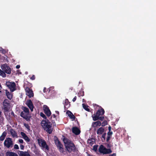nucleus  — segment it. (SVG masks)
Wrapping results in <instances>:
<instances>
[{"label": "nucleus", "mask_w": 156, "mask_h": 156, "mask_svg": "<svg viewBox=\"0 0 156 156\" xmlns=\"http://www.w3.org/2000/svg\"><path fill=\"white\" fill-rule=\"evenodd\" d=\"M62 139L67 151L69 153L74 152L76 150V147L74 144L63 136H62Z\"/></svg>", "instance_id": "f257e3e1"}, {"label": "nucleus", "mask_w": 156, "mask_h": 156, "mask_svg": "<svg viewBox=\"0 0 156 156\" xmlns=\"http://www.w3.org/2000/svg\"><path fill=\"white\" fill-rule=\"evenodd\" d=\"M41 125L44 130L48 133L51 134L52 132V129H51V124L49 120H42L41 122Z\"/></svg>", "instance_id": "f03ea898"}, {"label": "nucleus", "mask_w": 156, "mask_h": 156, "mask_svg": "<svg viewBox=\"0 0 156 156\" xmlns=\"http://www.w3.org/2000/svg\"><path fill=\"white\" fill-rule=\"evenodd\" d=\"M37 142L38 144L42 149L47 151H49V146L44 140L39 138L37 139Z\"/></svg>", "instance_id": "7ed1b4c3"}, {"label": "nucleus", "mask_w": 156, "mask_h": 156, "mask_svg": "<svg viewBox=\"0 0 156 156\" xmlns=\"http://www.w3.org/2000/svg\"><path fill=\"white\" fill-rule=\"evenodd\" d=\"M9 100L5 99L3 102V106L4 107V112L5 115H6L5 113H8L9 112L10 109V103L9 102Z\"/></svg>", "instance_id": "20e7f679"}, {"label": "nucleus", "mask_w": 156, "mask_h": 156, "mask_svg": "<svg viewBox=\"0 0 156 156\" xmlns=\"http://www.w3.org/2000/svg\"><path fill=\"white\" fill-rule=\"evenodd\" d=\"M4 144L5 147L8 148L12 147L13 144L12 139L9 137L6 138L4 142Z\"/></svg>", "instance_id": "39448f33"}, {"label": "nucleus", "mask_w": 156, "mask_h": 156, "mask_svg": "<svg viewBox=\"0 0 156 156\" xmlns=\"http://www.w3.org/2000/svg\"><path fill=\"white\" fill-rule=\"evenodd\" d=\"M55 143L60 152L63 154H65V151L63 148V145L58 138L55 140Z\"/></svg>", "instance_id": "423d86ee"}, {"label": "nucleus", "mask_w": 156, "mask_h": 156, "mask_svg": "<svg viewBox=\"0 0 156 156\" xmlns=\"http://www.w3.org/2000/svg\"><path fill=\"white\" fill-rule=\"evenodd\" d=\"M1 68L5 73L8 74H10L11 73V69L6 63L2 65L1 66Z\"/></svg>", "instance_id": "0eeeda50"}, {"label": "nucleus", "mask_w": 156, "mask_h": 156, "mask_svg": "<svg viewBox=\"0 0 156 156\" xmlns=\"http://www.w3.org/2000/svg\"><path fill=\"white\" fill-rule=\"evenodd\" d=\"M6 85L10 89L12 92H13L15 90L16 84L14 82L11 83L9 82H7L6 83Z\"/></svg>", "instance_id": "6e6552de"}, {"label": "nucleus", "mask_w": 156, "mask_h": 156, "mask_svg": "<svg viewBox=\"0 0 156 156\" xmlns=\"http://www.w3.org/2000/svg\"><path fill=\"white\" fill-rule=\"evenodd\" d=\"M25 90L26 92V94L29 98H31L34 96V94L33 90L32 89L28 87H26Z\"/></svg>", "instance_id": "1a4fd4ad"}, {"label": "nucleus", "mask_w": 156, "mask_h": 156, "mask_svg": "<svg viewBox=\"0 0 156 156\" xmlns=\"http://www.w3.org/2000/svg\"><path fill=\"white\" fill-rule=\"evenodd\" d=\"M25 104L30 109L31 111V112H33V111L34 106L31 100H27L26 101Z\"/></svg>", "instance_id": "9d476101"}, {"label": "nucleus", "mask_w": 156, "mask_h": 156, "mask_svg": "<svg viewBox=\"0 0 156 156\" xmlns=\"http://www.w3.org/2000/svg\"><path fill=\"white\" fill-rule=\"evenodd\" d=\"M43 108L44 113L47 116H50L51 114V112L49 108L47 106L44 105V106Z\"/></svg>", "instance_id": "9b49d317"}, {"label": "nucleus", "mask_w": 156, "mask_h": 156, "mask_svg": "<svg viewBox=\"0 0 156 156\" xmlns=\"http://www.w3.org/2000/svg\"><path fill=\"white\" fill-rule=\"evenodd\" d=\"M28 115L26 113H25L23 112H22L20 114V116L27 121H28L30 120V118L28 116Z\"/></svg>", "instance_id": "f8f14e48"}, {"label": "nucleus", "mask_w": 156, "mask_h": 156, "mask_svg": "<svg viewBox=\"0 0 156 156\" xmlns=\"http://www.w3.org/2000/svg\"><path fill=\"white\" fill-rule=\"evenodd\" d=\"M18 154L19 156H30L29 153L28 151H19Z\"/></svg>", "instance_id": "ddd939ff"}, {"label": "nucleus", "mask_w": 156, "mask_h": 156, "mask_svg": "<svg viewBox=\"0 0 156 156\" xmlns=\"http://www.w3.org/2000/svg\"><path fill=\"white\" fill-rule=\"evenodd\" d=\"M72 131L73 133L76 135H79L80 133V130L76 127H73L72 129Z\"/></svg>", "instance_id": "4468645a"}, {"label": "nucleus", "mask_w": 156, "mask_h": 156, "mask_svg": "<svg viewBox=\"0 0 156 156\" xmlns=\"http://www.w3.org/2000/svg\"><path fill=\"white\" fill-rule=\"evenodd\" d=\"M106 149L103 145H101L100 146L99 148V151L101 154H105Z\"/></svg>", "instance_id": "2eb2a0df"}, {"label": "nucleus", "mask_w": 156, "mask_h": 156, "mask_svg": "<svg viewBox=\"0 0 156 156\" xmlns=\"http://www.w3.org/2000/svg\"><path fill=\"white\" fill-rule=\"evenodd\" d=\"M66 113L68 115V116L70 119H73L72 120H74L75 119L76 117L73 115L72 113L69 110H67L66 112Z\"/></svg>", "instance_id": "dca6fc26"}, {"label": "nucleus", "mask_w": 156, "mask_h": 156, "mask_svg": "<svg viewBox=\"0 0 156 156\" xmlns=\"http://www.w3.org/2000/svg\"><path fill=\"white\" fill-rule=\"evenodd\" d=\"M105 113V111L104 109L101 107V108L99 109L97 111L96 114L98 116H100V115H103Z\"/></svg>", "instance_id": "f3484780"}, {"label": "nucleus", "mask_w": 156, "mask_h": 156, "mask_svg": "<svg viewBox=\"0 0 156 156\" xmlns=\"http://www.w3.org/2000/svg\"><path fill=\"white\" fill-rule=\"evenodd\" d=\"M104 129L102 127L99 128L97 130V134L98 135H101L104 132Z\"/></svg>", "instance_id": "a211bd4d"}, {"label": "nucleus", "mask_w": 156, "mask_h": 156, "mask_svg": "<svg viewBox=\"0 0 156 156\" xmlns=\"http://www.w3.org/2000/svg\"><path fill=\"white\" fill-rule=\"evenodd\" d=\"M5 91L7 98L9 100H11L12 98V94L9 92L7 90H6Z\"/></svg>", "instance_id": "6ab92c4d"}, {"label": "nucleus", "mask_w": 156, "mask_h": 156, "mask_svg": "<svg viewBox=\"0 0 156 156\" xmlns=\"http://www.w3.org/2000/svg\"><path fill=\"white\" fill-rule=\"evenodd\" d=\"M101 125V123L99 121H98L92 123V126L94 127H96L98 126H100Z\"/></svg>", "instance_id": "aec40b11"}, {"label": "nucleus", "mask_w": 156, "mask_h": 156, "mask_svg": "<svg viewBox=\"0 0 156 156\" xmlns=\"http://www.w3.org/2000/svg\"><path fill=\"white\" fill-rule=\"evenodd\" d=\"M113 134L112 131H108L107 133V137L106 139V141L107 142L109 141L110 138H111V136Z\"/></svg>", "instance_id": "412c9836"}, {"label": "nucleus", "mask_w": 156, "mask_h": 156, "mask_svg": "<svg viewBox=\"0 0 156 156\" xmlns=\"http://www.w3.org/2000/svg\"><path fill=\"white\" fill-rule=\"evenodd\" d=\"M10 132L13 138L17 136V133L16 131L12 129H10Z\"/></svg>", "instance_id": "4be33fe9"}, {"label": "nucleus", "mask_w": 156, "mask_h": 156, "mask_svg": "<svg viewBox=\"0 0 156 156\" xmlns=\"http://www.w3.org/2000/svg\"><path fill=\"white\" fill-rule=\"evenodd\" d=\"M7 134V133L6 131H4L2 133V135L0 136V140L1 141H3L4 140Z\"/></svg>", "instance_id": "5701e85b"}, {"label": "nucleus", "mask_w": 156, "mask_h": 156, "mask_svg": "<svg viewBox=\"0 0 156 156\" xmlns=\"http://www.w3.org/2000/svg\"><path fill=\"white\" fill-rule=\"evenodd\" d=\"M6 156H18L17 154L14 152L8 151L6 153Z\"/></svg>", "instance_id": "b1692460"}, {"label": "nucleus", "mask_w": 156, "mask_h": 156, "mask_svg": "<svg viewBox=\"0 0 156 156\" xmlns=\"http://www.w3.org/2000/svg\"><path fill=\"white\" fill-rule=\"evenodd\" d=\"M70 104H69V100L68 99H66L65 101V103L64 105V107L66 108V106L67 107H69Z\"/></svg>", "instance_id": "393cba45"}, {"label": "nucleus", "mask_w": 156, "mask_h": 156, "mask_svg": "<svg viewBox=\"0 0 156 156\" xmlns=\"http://www.w3.org/2000/svg\"><path fill=\"white\" fill-rule=\"evenodd\" d=\"M23 112L27 114H29V110L26 107H23Z\"/></svg>", "instance_id": "a878e982"}, {"label": "nucleus", "mask_w": 156, "mask_h": 156, "mask_svg": "<svg viewBox=\"0 0 156 156\" xmlns=\"http://www.w3.org/2000/svg\"><path fill=\"white\" fill-rule=\"evenodd\" d=\"M83 108L85 109V110L89 112H90L89 109L88 108L89 107L88 105H85L84 104H83Z\"/></svg>", "instance_id": "bb28decb"}, {"label": "nucleus", "mask_w": 156, "mask_h": 156, "mask_svg": "<svg viewBox=\"0 0 156 156\" xmlns=\"http://www.w3.org/2000/svg\"><path fill=\"white\" fill-rule=\"evenodd\" d=\"M92 116V118L94 121H95L99 119V116H98L96 114V115L94 114Z\"/></svg>", "instance_id": "cd10ccee"}, {"label": "nucleus", "mask_w": 156, "mask_h": 156, "mask_svg": "<svg viewBox=\"0 0 156 156\" xmlns=\"http://www.w3.org/2000/svg\"><path fill=\"white\" fill-rule=\"evenodd\" d=\"M0 75L3 77H5L6 76V74L2 70L0 69Z\"/></svg>", "instance_id": "c85d7f7f"}, {"label": "nucleus", "mask_w": 156, "mask_h": 156, "mask_svg": "<svg viewBox=\"0 0 156 156\" xmlns=\"http://www.w3.org/2000/svg\"><path fill=\"white\" fill-rule=\"evenodd\" d=\"M106 135V133H104L102 134L101 138L102 141H105V140Z\"/></svg>", "instance_id": "c756f323"}, {"label": "nucleus", "mask_w": 156, "mask_h": 156, "mask_svg": "<svg viewBox=\"0 0 156 156\" xmlns=\"http://www.w3.org/2000/svg\"><path fill=\"white\" fill-rule=\"evenodd\" d=\"M112 151L110 149H106L105 154H109L112 153Z\"/></svg>", "instance_id": "7c9ffc66"}, {"label": "nucleus", "mask_w": 156, "mask_h": 156, "mask_svg": "<svg viewBox=\"0 0 156 156\" xmlns=\"http://www.w3.org/2000/svg\"><path fill=\"white\" fill-rule=\"evenodd\" d=\"M24 126H25V127L28 130H30V126L27 124L26 123H24L23 124Z\"/></svg>", "instance_id": "2f4dec72"}, {"label": "nucleus", "mask_w": 156, "mask_h": 156, "mask_svg": "<svg viewBox=\"0 0 156 156\" xmlns=\"http://www.w3.org/2000/svg\"><path fill=\"white\" fill-rule=\"evenodd\" d=\"M102 126H104L107 124V121L106 120L104 121L101 124Z\"/></svg>", "instance_id": "473e14b6"}, {"label": "nucleus", "mask_w": 156, "mask_h": 156, "mask_svg": "<svg viewBox=\"0 0 156 156\" xmlns=\"http://www.w3.org/2000/svg\"><path fill=\"white\" fill-rule=\"evenodd\" d=\"M0 51L1 52H2L3 53H5L6 52L5 49H3L1 47H0Z\"/></svg>", "instance_id": "72a5a7b5"}, {"label": "nucleus", "mask_w": 156, "mask_h": 156, "mask_svg": "<svg viewBox=\"0 0 156 156\" xmlns=\"http://www.w3.org/2000/svg\"><path fill=\"white\" fill-rule=\"evenodd\" d=\"M23 139L27 142H29L30 141V138L27 135Z\"/></svg>", "instance_id": "f704fd0d"}, {"label": "nucleus", "mask_w": 156, "mask_h": 156, "mask_svg": "<svg viewBox=\"0 0 156 156\" xmlns=\"http://www.w3.org/2000/svg\"><path fill=\"white\" fill-rule=\"evenodd\" d=\"M40 115L44 119H47L46 117V116L43 113L41 112Z\"/></svg>", "instance_id": "c9c22d12"}, {"label": "nucleus", "mask_w": 156, "mask_h": 156, "mask_svg": "<svg viewBox=\"0 0 156 156\" xmlns=\"http://www.w3.org/2000/svg\"><path fill=\"white\" fill-rule=\"evenodd\" d=\"M20 134L23 138H24L25 136H27L26 134L22 132H21Z\"/></svg>", "instance_id": "e433bc0d"}, {"label": "nucleus", "mask_w": 156, "mask_h": 156, "mask_svg": "<svg viewBox=\"0 0 156 156\" xmlns=\"http://www.w3.org/2000/svg\"><path fill=\"white\" fill-rule=\"evenodd\" d=\"M50 89H47L45 87H44L43 90V92L44 93H46L47 91H48V92H49L50 91Z\"/></svg>", "instance_id": "4c0bfd02"}, {"label": "nucleus", "mask_w": 156, "mask_h": 156, "mask_svg": "<svg viewBox=\"0 0 156 156\" xmlns=\"http://www.w3.org/2000/svg\"><path fill=\"white\" fill-rule=\"evenodd\" d=\"M18 141H19V142L20 144H23L24 143V144H25V143L24 142V141H23V140H22L21 139H19L18 140Z\"/></svg>", "instance_id": "58836bf2"}, {"label": "nucleus", "mask_w": 156, "mask_h": 156, "mask_svg": "<svg viewBox=\"0 0 156 156\" xmlns=\"http://www.w3.org/2000/svg\"><path fill=\"white\" fill-rule=\"evenodd\" d=\"M14 148L16 149H18L19 147L18 145L15 144L14 146Z\"/></svg>", "instance_id": "ea45409f"}, {"label": "nucleus", "mask_w": 156, "mask_h": 156, "mask_svg": "<svg viewBox=\"0 0 156 156\" xmlns=\"http://www.w3.org/2000/svg\"><path fill=\"white\" fill-rule=\"evenodd\" d=\"M98 146L94 145L93 146V149L95 151H96L97 149Z\"/></svg>", "instance_id": "a19ab883"}, {"label": "nucleus", "mask_w": 156, "mask_h": 156, "mask_svg": "<svg viewBox=\"0 0 156 156\" xmlns=\"http://www.w3.org/2000/svg\"><path fill=\"white\" fill-rule=\"evenodd\" d=\"M104 119V116H101L99 117V119L103 121Z\"/></svg>", "instance_id": "79ce46f5"}, {"label": "nucleus", "mask_w": 156, "mask_h": 156, "mask_svg": "<svg viewBox=\"0 0 156 156\" xmlns=\"http://www.w3.org/2000/svg\"><path fill=\"white\" fill-rule=\"evenodd\" d=\"M30 79L32 80H34L35 79V76L34 75H33L30 78Z\"/></svg>", "instance_id": "37998d69"}, {"label": "nucleus", "mask_w": 156, "mask_h": 156, "mask_svg": "<svg viewBox=\"0 0 156 156\" xmlns=\"http://www.w3.org/2000/svg\"><path fill=\"white\" fill-rule=\"evenodd\" d=\"M20 148L21 150H23L24 149V145L22 144H21L20 146Z\"/></svg>", "instance_id": "c03bdc74"}, {"label": "nucleus", "mask_w": 156, "mask_h": 156, "mask_svg": "<svg viewBox=\"0 0 156 156\" xmlns=\"http://www.w3.org/2000/svg\"><path fill=\"white\" fill-rule=\"evenodd\" d=\"M76 96H75L73 98V102H74L76 101Z\"/></svg>", "instance_id": "a18cd8bd"}, {"label": "nucleus", "mask_w": 156, "mask_h": 156, "mask_svg": "<svg viewBox=\"0 0 156 156\" xmlns=\"http://www.w3.org/2000/svg\"><path fill=\"white\" fill-rule=\"evenodd\" d=\"M2 112L0 111V118H1L2 119L3 117L2 116Z\"/></svg>", "instance_id": "49530a36"}, {"label": "nucleus", "mask_w": 156, "mask_h": 156, "mask_svg": "<svg viewBox=\"0 0 156 156\" xmlns=\"http://www.w3.org/2000/svg\"><path fill=\"white\" fill-rule=\"evenodd\" d=\"M108 129L109 131H111V127L110 126H109L108 127Z\"/></svg>", "instance_id": "de8ad7c7"}, {"label": "nucleus", "mask_w": 156, "mask_h": 156, "mask_svg": "<svg viewBox=\"0 0 156 156\" xmlns=\"http://www.w3.org/2000/svg\"><path fill=\"white\" fill-rule=\"evenodd\" d=\"M20 66L19 65H17L16 66V68L17 69H19L20 68Z\"/></svg>", "instance_id": "09e8293b"}, {"label": "nucleus", "mask_w": 156, "mask_h": 156, "mask_svg": "<svg viewBox=\"0 0 156 156\" xmlns=\"http://www.w3.org/2000/svg\"><path fill=\"white\" fill-rule=\"evenodd\" d=\"M116 156V154H115V153H113V154H112L110 155V156Z\"/></svg>", "instance_id": "8fccbe9b"}, {"label": "nucleus", "mask_w": 156, "mask_h": 156, "mask_svg": "<svg viewBox=\"0 0 156 156\" xmlns=\"http://www.w3.org/2000/svg\"><path fill=\"white\" fill-rule=\"evenodd\" d=\"M52 116L54 118H55L56 117L55 115V114H53Z\"/></svg>", "instance_id": "3c124183"}, {"label": "nucleus", "mask_w": 156, "mask_h": 156, "mask_svg": "<svg viewBox=\"0 0 156 156\" xmlns=\"http://www.w3.org/2000/svg\"><path fill=\"white\" fill-rule=\"evenodd\" d=\"M55 113L58 115L59 114V112L58 111H55Z\"/></svg>", "instance_id": "603ef678"}, {"label": "nucleus", "mask_w": 156, "mask_h": 156, "mask_svg": "<svg viewBox=\"0 0 156 156\" xmlns=\"http://www.w3.org/2000/svg\"><path fill=\"white\" fill-rule=\"evenodd\" d=\"M53 125L54 126H56V124H55V122H54V123H53Z\"/></svg>", "instance_id": "864d4df0"}, {"label": "nucleus", "mask_w": 156, "mask_h": 156, "mask_svg": "<svg viewBox=\"0 0 156 156\" xmlns=\"http://www.w3.org/2000/svg\"><path fill=\"white\" fill-rule=\"evenodd\" d=\"M11 115H14V112H11Z\"/></svg>", "instance_id": "5fc2aeb1"}, {"label": "nucleus", "mask_w": 156, "mask_h": 156, "mask_svg": "<svg viewBox=\"0 0 156 156\" xmlns=\"http://www.w3.org/2000/svg\"><path fill=\"white\" fill-rule=\"evenodd\" d=\"M108 146L107 147H109V144H108Z\"/></svg>", "instance_id": "6e6d98bb"}, {"label": "nucleus", "mask_w": 156, "mask_h": 156, "mask_svg": "<svg viewBox=\"0 0 156 156\" xmlns=\"http://www.w3.org/2000/svg\"><path fill=\"white\" fill-rule=\"evenodd\" d=\"M0 156H1V154H0Z\"/></svg>", "instance_id": "4d7b16f0"}]
</instances>
